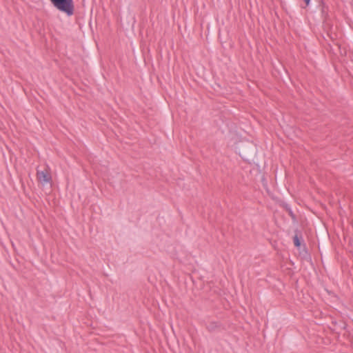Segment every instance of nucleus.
Segmentation results:
<instances>
[{
  "label": "nucleus",
  "mask_w": 353,
  "mask_h": 353,
  "mask_svg": "<svg viewBox=\"0 0 353 353\" xmlns=\"http://www.w3.org/2000/svg\"><path fill=\"white\" fill-rule=\"evenodd\" d=\"M52 5L59 12L68 17L74 14V4L73 0H50Z\"/></svg>",
  "instance_id": "obj_1"
},
{
  "label": "nucleus",
  "mask_w": 353,
  "mask_h": 353,
  "mask_svg": "<svg viewBox=\"0 0 353 353\" xmlns=\"http://www.w3.org/2000/svg\"><path fill=\"white\" fill-rule=\"evenodd\" d=\"M319 8L321 10V17L323 19V21L325 22L328 19V6L325 4L323 0H320L319 1Z\"/></svg>",
  "instance_id": "obj_2"
},
{
  "label": "nucleus",
  "mask_w": 353,
  "mask_h": 353,
  "mask_svg": "<svg viewBox=\"0 0 353 353\" xmlns=\"http://www.w3.org/2000/svg\"><path fill=\"white\" fill-rule=\"evenodd\" d=\"M221 327V323L219 321H210L206 325V329L210 332H215Z\"/></svg>",
  "instance_id": "obj_3"
},
{
  "label": "nucleus",
  "mask_w": 353,
  "mask_h": 353,
  "mask_svg": "<svg viewBox=\"0 0 353 353\" xmlns=\"http://www.w3.org/2000/svg\"><path fill=\"white\" fill-rule=\"evenodd\" d=\"M295 235L293 237L294 245L296 248H299L301 245V240L303 239L302 234L298 229L294 231Z\"/></svg>",
  "instance_id": "obj_4"
},
{
  "label": "nucleus",
  "mask_w": 353,
  "mask_h": 353,
  "mask_svg": "<svg viewBox=\"0 0 353 353\" xmlns=\"http://www.w3.org/2000/svg\"><path fill=\"white\" fill-rule=\"evenodd\" d=\"M285 210L286 211L288 212L289 215L290 216V217L292 218V219L293 220L294 222H296V215L294 214V212H292V210H291V208L286 205L285 206Z\"/></svg>",
  "instance_id": "obj_5"
},
{
  "label": "nucleus",
  "mask_w": 353,
  "mask_h": 353,
  "mask_svg": "<svg viewBox=\"0 0 353 353\" xmlns=\"http://www.w3.org/2000/svg\"><path fill=\"white\" fill-rule=\"evenodd\" d=\"M48 167L46 165V183H49L51 185L52 177L48 171Z\"/></svg>",
  "instance_id": "obj_6"
},
{
  "label": "nucleus",
  "mask_w": 353,
  "mask_h": 353,
  "mask_svg": "<svg viewBox=\"0 0 353 353\" xmlns=\"http://www.w3.org/2000/svg\"><path fill=\"white\" fill-rule=\"evenodd\" d=\"M37 174L41 183L43 184L44 182V170H38Z\"/></svg>",
  "instance_id": "obj_7"
},
{
  "label": "nucleus",
  "mask_w": 353,
  "mask_h": 353,
  "mask_svg": "<svg viewBox=\"0 0 353 353\" xmlns=\"http://www.w3.org/2000/svg\"><path fill=\"white\" fill-rule=\"evenodd\" d=\"M305 4V7L306 6H308L310 5V1L311 0H303Z\"/></svg>",
  "instance_id": "obj_8"
},
{
  "label": "nucleus",
  "mask_w": 353,
  "mask_h": 353,
  "mask_svg": "<svg viewBox=\"0 0 353 353\" xmlns=\"http://www.w3.org/2000/svg\"><path fill=\"white\" fill-rule=\"evenodd\" d=\"M242 157L243 158H245L246 157V154L244 152V151H243Z\"/></svg>",
  "instance_id": "obj_9"
}]
</instances>
